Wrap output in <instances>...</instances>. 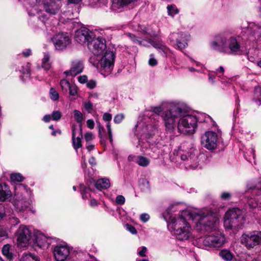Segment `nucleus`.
<instances>
[{
	"label": "nucleus",
	"instance_id": "f257e3e1",
	"mask_svg": "<svg viewBox=\"0 0 261 261\" xmlns=\"http://www.w3.org/2000/svg\"><path fill=\"white\" fill-rule=\"evenodd\" d=\"M163 216L168 222L169 230L180 241L188 240L191 237V221H195V228L200 232L215 230L219 222L216 215L206 210L196 212L186 209L175 216L171 215L167 210L164 213Z\"/></svg>",
	"mask_w": 261,
	"mask_h": 261
},
{
	"label": "nucleus",
	"instance_id": "f03ea898",
	"mask_svg": "<svg viewBox=\"0 0 261 261\" xmlns=\"http://www.w3.org/2000/svg\"><path fill=\"white\" fill-rule=\"evenodd\" d=\"M209 119H211L210 116L205 114H201L198 117L193 115H186L184 109L178 103L171 104V109L162 115L167 132L173 133L177 129L178 132L186 135L194 133L198 121H207Z\"/></svg>",
	"mask_w": 261,
	"mask_h": 261
},
{
	"label": "nucleus",
	"instance_id": "7ed1b4c3",
	"mask_svg": "<svg viewBox=\"0 0 261 261\" xmlns=\"http://www.w3.org/2000/svg\"><path fill=\"white\" fill-rule=\"evenodd\" d=\"M177 103L175 102L163 101L160 105L155 107H151L150 110H147L145 112L144 115L141 117L136 124V134L142 131L143 133L144 127H146V130H147L150 128V130L148 134L154 135L158 132V121L154 118V114L160 115L166 111H169L171 107V104Z\"/></svg>",
	"mask_w": 261,
	"mask_h": 261
},
{
	"label": "nucleus",
	"instance_id": "20e7f679",
	"mask_svg": "<svg viewBox=\"0 0 261 261\" xmlns=\"http://www.w3.org/2000/svg\"><path fill=\"white\" fill-rule=\"evenodd\" d=\"M176 155L183 162L187 169H195L201 167L200 152L191 144L184 143L178 148Z\"/></svg>",
	"mask_w": 261,
	"mask_h": 261
},
{
	"label": "nucleus",
	"instance_id": "39448f33",
	"mask_svg": "<svg viewBox=\"0 0 261 261\" xmlns=\"http://www.w3.org/2000/svg\"><path fill=\"white\" fill-rule=\"evenodd\" d=\"M100 59L98 56H92L89 62L99 71L104 76L110 75L113 69L115 56L113 51L106 50L101 54Z\"/></svg>",
	"mask_w": 261,
	"mask_h": 261
},
{
	"label": "nucleus",
	"instance_id": "423d86ee",
	"mask_svg": "<svg viewBox=\"0 0 261 261\" xmlns=\"http://www.w3.org/2000/svg\"><path fill=\"white\" fill-rule=\"evenodd\" d=\"M244 222L243 212L238 208L230 209L225 213L224 225L226 229L237 230L241 227Z\"/></svg>",
	"mask_w": 261,
	"mask_h": 261
},
{
	"label": "nucleus",
	"instance_id": "0eeeda50",
	"mask_svg": "<svg viewBox=\"0 0 261 261\" xmlns=\"http://www.w3.org/2000/svg\"><path fill=\"white\" fill-rule=\"evenodd\" d=\"M241 243L248 250L255 248L261 245V231L254 230L244 233L241 237Z\"/></svg>",
	"mask_w": 261,
	"mask_h": 261
},
{
	"label": "nucleus",
	"instance_id": "6e6552de",
	"mask_svg": "<svg viewBox=\"0 0 261 261\" xmlns=\"http://www.w3.org/2000/svg\"><path fill=\"white\" fill-rule=\"evenodd\" d=\"M242 39L246 43L251 44L257 42L261 38V25L250 23L243 32Z\"/></svg>",
	"mask_w": 261,
	"mask_h": 261
},
{
	"label": "nucleus",
	"instance_id": "1a4fd4ad",
	"mask_svg": "<svg viewBox=\"0 0 261 261\" xmlns=\"http://www.w3.org/2000/svg\"><path fill=\"white\" fill-rule=\"evenodd\" d=\"M16 198L12 203L14 207V211L17 213H22L29 209L33 213L35 210L32 207V200L28 198L23 195H17L15 194Z\"/></svg>",
	"mask_w": 261,
	"mask_h": 261
},
{
	"label": "nucleus",
	"instance_id": "9d476101",
	"mask_svg": "<svg viewBox=\"0 0 261 261\" xmlns=\"http://www.w3.org/2000/svg\"><path fill=\"white\" fill-rule=\"evenodd\" d=\"M32 230L27 226L20 225L16 232L17 244L20 247H26L32 237Z\"/></svg>",
	"mask_w": 261,
	"mask_h": 261
},
{
	"label": "nucleus",
	"instance_id": "9b49d317",
	"mask_svg": "<svg viewBox=\"0 0 261 261\" xmlns=\"http://www.w3.org/2000/svg\"><path fill=\"white\" fill-rule=\"evenodd\" d=\"M169 39L175 47L182 50L188 46L190 35L184 32L173 33L169 36Z\"/></svg>",
	"mask_w": 261,
	"mask_h": 261
},
{
	"label": "nucleus",
	"instance_id": "f8f14e48",
	"mask_svg": "<svg viewBox=\"0 0 261 261\" xmlns=\"http://www.w3.org/2000/svg\"><path fill=\"white\" fill-rule=\"evenodd\" d=\"M201 142L208 150H214L217 146L218 135L214 132L207 131L201 136Z\"/></svg>",
	"mask_w": 261,
	"mask_h": 261
},
{
	"label": "nucleus",
	"instance_id": "ddd939ff",
	"mask_svg": "<svg viewBox=\"0 0 261 261\" xmlns=\"http://www.w3.org/2000/svg\"><path fill=\"white\" fill-rule=\"evenodd\" d=\"M88 47L94 55L93 56H98L107 50L106 40L101 37L95 38L94 37L91 42L88 43Z\"/></svg>",
	"mask_w": 261,
	"mask_h": 261
},
{
	"label": "nucleus",
	"instance_id": "4468645a",
	"mask_svg": "<svg viewBox=\"0 0 261 261\" xmlns=\"http://www.w3.org/2000/svg\"><path fill=\"white\" fill-rule=\"evenodd\" d=\"M94 37L93 32L84 27L76 30L74 34V39L77 42L81 44H87L88 46V43L91 42Z\"/></svg>",
	"mask_w": 261,
	"mask_h": 261
},
{
	"label": "nucleus",
	"instance_id": "2eb2a0df",
	"mask_svg": "<svg viewBox=\"0 0 261 261\" xmlns=\"http://www.w3.org/2000/svg\"><path fill=\"white\" fill-rule=\"evenodd\" d=\"M228 35L221 34L216 35L210 42L212 49L220 53H225Z\"/></svg>",
	"mask_w": 261,
	"mask_h": 261
},
{
	"label": "nucleus",
	"instance_id": "dca6fc26",
	"mask_svg": "<svg viewBox=\"0 0 261 261\" xmlns=\"http://www.w3.org/2000/svg\"><path fill=\"white\" fill-rule=\"evenodd\" d=\"M56 50H61L66 48L71 40L66 33H59L55 34L51 39Z\"/></svg>",
	"mask_w": 261,
	"mask_h": 261
},
{
	"label": "nucleus",
	"instance_id": "f3484780",
	"mask_svg": "<svg viewBox=\"0 0 261 261\" xmlns=\"http://www.w3.org/2000/svg\"><path fill=\"white\" fill-rule=\"evenodd\" d=\"M224 242V235L219 231H216L206 236L203 241V243L204 245L209 247H220L223 245Z\"/></svg>",
	"mask_w": 261,
	"mask_h": 261
},
{
	"label": "nucleus",
	"instance_id": "a211bd4d",
	"mask_svg": "<svg viewBox=\"0 0 261 261\" xmlns=\"http://www.w3.org/2000/svg\"><path fill=\"white\" fill-rule=\"evenodd\" d=\"M34 247H38L42 249H47L52 242V239L48 238L40 232H36L34 233L33 239Z\"/></svg>",
	"mask_w": 261,
	"mask_h": 261
},
{
	"label": "nucleus",
	"instance_id": "6ab92c4d",
	"mask_svg": "<svg viewBox=\"0 0 261 261\" xmlns=\"http://www.w3.org/2000/svg\"><path fill=\"white\" fill-rule=\"evenodd\" d=\"M70 254L69 247L66 245L60 244L54 247L53 254L56 261L66 260Z\"/></svg>",
	"mask_w": 261,
	"mask_h": 261
},
{
	"label": "nucleus",
	"instance_id": "aec40b11",
	"mask_svg": "<svg viewBox=\"0 0 261 261\" xmlns=\"http://www.w3.org/2000/svg\"><path fill=\"white\" fill-rule=\"evenodd\" d=\"M150 130V128H148V130H146V127H144V131L143 133L142 131H141L140 133H138L136 134V125L135 126V128L134 130V134L137 136L138 139V145L140 147V151L141 152H145L147 148L149 147V144L147 141H144V139L149 138L151 137L153 135H149L148 133Z\"/></svg>",
	"mask_w": 261,
	"mask_h": 261
},
{
	"label": "nucleus",
	"instance_id": "412c9836",
	"mask_svg": "<svg viewBox=\"0 0 261 261\" xmlns=\"http://www.w3.org/2000/svg\"><path fill=\"white\" fill-rule=\"evenodd\" d=\"M253 191V189L248 188L247 184V191H246V196H247V202L250 207L252 208L257 207L259 203V199L256 198L255 196H260L259 199H261V192L260 190H258L255 192H254Z\"/></svg>",
	"mask_w": 261,
	"mask_h": 261
},
{
	"label": "nucleus",
	"instance_id": "4be33fe9",
	"mask_svg": "<svg viewBox=\"0 0 261 261\" xmlns=\"http://www.w3.org/2000/svg\"><path fill=\"white\" fill-rule=\"evenodd\" d=\"M241 51V44L236 37H228L226 51L225 53L237 55Z\"/></svg>",
	"mask_w": 261,
	"mask_h": 261
},
{
	"label": "nucleus",
	"instance_id": "5701e85b",
	"mask_svg": "<svg viewBox=\"0 0 261 261\" xmlns=\"http://www.w3.org/2000/svg\"><path fill=\"white\" fill-rule=\"evenodd\" d=\"M84 69L83 62L81 60L76 59L71 62V67L69 70L64 72L66 76H75L81 73Z\"/></svg>",
	"mask_w": 261,
	"mask_h": 261
},
{
	"label": "nucleus",
	"instance_id": "b1692460",
	"mask_svg": "<svg viewBox=\"0 0 261 261\" xmlns=\"http://www.w3.org/2000/svg\"><path fill=\"white\" fill-rule=\"evenodd\" d=\"M40 4L43 5L46 12L50 15H56L60 12L61 6L59 2L53 0H43Z\"/></svg>",
	"mask_w": 261,
	"mask_h": 261
},
{
	"label": "nucleus",
	"instance_id": "393cba45",
	"mask_svg": "<svg viewBox=\"0 0 261 261\" xmlns=\"http://www.w3.org/2000/svg\"><path fill=\"white\" fill-rule=\"evenodd\" d=\"M13 214H10V211L4 207V205L0 203V220L3 218L5 215L10 216L9 220V223L12 226H15L19 223L18 218L15 217L14 214V211H12Z\"/></svg>",
	"mask_w": 261,
	"mask_h": 261
},
{
	"label": "nucleus",
	"instance_id": "a878e982",
	"mask_svg": "<svg viewBox=\"0 0 261 261\" xmlns=\"http://www.w3.org/2000/svg\"><path fill=\"white\" fill-rule=\"evenodd\" d=\"M149 43L156 49H158L159 51L162 54L163 56H166L169 52V49L165 44L153 40H150Z\"/></svg>",
	"mask_w": 261,
	"mask_h": 261
},
{
	"label": "nucleus",
	"instance_id": "bb28decb",
	"mask_svg": "<svg viewBox=\"0 0 261 261\" xmlns=\"http://www.w3.org/2000/svg\"><path fill=\"white\" fill-rule=\"evenodd\" d=\"M10 195L11 191L6 184H0V200H5Z\"/></svg>",
	"mask_w": 261,
	"mask_h": 261
},
{
	"label": "nucleus",
	"instance_id": "cd10ccee",
	"mask_svg": "<svg viewBox=\"0 0 261 261\" xmlns=\"http://www.w3.org/2000/svg\"><path fill=\"white\" fill-rule=\"evenodd\" d=\"M95 186L99 190L107 189L110 187V182L109 179L107 178L99 179L95 182Z\"/></svg>",
	"mask_w": 261,
	"mask_h": 261
},
{
	"label": "nucleus",
	"instance_id": "c85d7f7f",
	"mask_svg": "<svg viewBox=\"0 0 261 261\" xmlns=\"http://www.w3.org/2000/svg\"><path fill=\"white\" fill-rule=\"evenodd\" d=\"M19 71L20 73L23 74L22 76H21V79L23 82H25L29 79L30 76V66L28 64L25 66H21L20 68H19Z\"/></svg>",
	"mask_w": 261,
	"mask_h": 261
},
{
	"label": "nucleus",
	"instance_id": "c756f323",
	"mask_svg": "<svg viewBox=\"0 0 261 261\" xmlns=\"http://www.w3.org/2000/svg\"><path fill=\"white\" fill-rule=\"evenodd\" d=\"M34 10H28V14L30 16H35V13L34 12H36V13L37 14V18L38 19L40 20L46 27V31L48 32V27L46 25V22L45 20L46 19V16L44 15V14H42L41 13H40L39 12L37 11L36 8L34 9Z\"/></svg>",
	"mask_w": 261,
	"mask_h": 261
},
{
	"label": "nucleus",
	"instance_id": "7c9ffc66",
	"mask_svg": "<svg viewBox=\"0 0 261 261\" xmlns=\"http://www.w3.org/2000/svg\"><path fill=\"white\" fill-rule=\"evenodd\" d=\"M248 187L249 189L254 190V192H256L258 190H260L261 192V179L252 180L248 182Z\"/></svg>",
	"mask_w": 261,
	"mask_h": 261
},
{
	"label": "nucleus",
	"instance_id": "2f4dec72",
	"mask_svg": "<svg viewBox=\"0 0 261 261\" xmlns=\"http://www.w3.org/2000/svg\"><path fill=\"white\" fill-rule=\"evenodd\" d=\"M135 162L140 166L146 167L150 163V160L148 158L139 155L135 158Z\"/></svg>",
	"mask_w": 261,
	"mask_h": 261
},
{
	"label": "nucleus",
	"instance_id": "473e14b6",
	"mask_svg": "<svg viewBox=\"0 0 261 261\" xmlns=\"http://www.w3.org/2000/svg\"><path fill=\"white\" fill-rule=\"evenodd\" d=\"M79 189L83 199H86L91 197L90 193V189L89 187L87 188L84 185H80Z\"/></svg>",
	"mask_w": 261,
	"mask_h": 261
},
{
	"label": "nucleus",
	"instance_id": "72a5a7b5",
	"mask_svg": "<svg viewBox=\"0 0 261 261\" xmlns=\"http://www.w3.org/2000/svg\"><path fill=\"white\" fill-rule=\"evenodd\" d=\"M76 137H83L82 124H79V125H73L72 126V138Z\"/></svg>",
	"mask_w": 261,
	"mask_h": 261
},
{
	"label": "nucleus",
	"instance_id": "f704fd0d",
	"mask_svg": "<svg viewBox=\"0 0 261 261\" xmlns=\"http://www.w3.org/2000/svg\"><path fill=\"white\" fill-rule=\"evenodd\" d=\"M20 261H40V259L38 256L30 253L23 254Z\"/></svg>",
	"mask_w": 261,
	"mask_h": 261
},
{
	"label": "nucleus",
	"instance_id": "c9c22d12",
	"mask_svg": "<svg viewBox=\"0 0 261 261\" xmlns=\"http://www.w3.org/2000/svg\"><path fill=\"white\" fill-rule=\"evenodd\" d=\"M253 99L257 105H261V87L255 88Z\"/></svg>",
	"mask_w": 261,
	"mask_h": 261
},
{
	"label": "nucleus",
	"instance_id": "e433bc0d",
	"mask_svg": "<svg viewBox=\"0 0 261 261\" xmlns=\"http://www.w3.org/2000/svg\"><path fill=\"white\" fill-rule=\"evenodd\" d=\"M49 55L48 53H44V57L42 61V67L45 70H47L50 68V63H49Z\"/></svg>",
	"mask_w": 261,
	"mask_h": 261
},
{
	"label": "nucleus",
	"instance_id": "4c0bfd02",
	"mask_svg": "<svg viewBox=\"0 0 261 261\" xmlns=\"http://www.w3.org/2000/svg\"><path fill=\"white\" fill-rule=\"evenodd\" d=\"M219 255L225 261H230L233 258L232 254L227 250H221Z\"/></svg>",
	"mask_w": 261,
	"mask_h": 261
},
{
	"label": "nucleus",
	"instance_id": "58836bf2",
	"mask_svg": "<svg viewBox=\"0 0 261 261\" xmlns=\"http://www.w3.org/2000/svg\"><path fill=\"white\" fill-rule=\"evenodd\" d=\"M168 15L173 17L179 13L177 8L174 5H168L167 7Z\"/></svg>",
	"mask_w": 261,
	"mask_h": 261
},
{
	"label": "nucleus",
	"instance_id": "ea45409f",
	"mask_svg": "<svg viewBox=\"0 0 261 261\" xmlns=\"http://www.w3.org/2000/svg\"><path fill=\"white\" fill-rule=\"evenodd\" d=\"M10 245L9 244L5 245L2 250V253L8 259H11L12 257V253L10 252Z\"/></svg>",
	"mask_w": 261,
	"mask_h": 261
},
{
	"label": "nucleus",
	"instance_id": "a19ab883",
	"mask_svg": "<svg viewBox=\"0 0 261 261\" xmlns=\"http://www.w3.org/2000/svg\"><path fill=\"white\" fill-rule=\"evenodd\" d=\"M82 138V137H80L72 138L73 147L76 151L78 148H80L82 146L81 141Z\"/></svg>",
	"mask_w": 261,
	"mask_h": 261
},
{
	"label": "nucleus",
	"instance_id": "79ce46f5",
	"mask_svg": "<svg viewBox=\"0 0 261 261\" xmlns=\"http://www.w3.org/2000/svg\"><path fill=\"white\" fill-rule=\"evenodd\" d=\"M11 180L12 182H21L23 180L22 175L18 173H14L11 174Z\"/></svg>",
	"mask_w": 261,
	"mask_h": 261
},
{
	"label": "nucleus",
	"instance_id": "37998d69",
	"mask_svg": "<svg viewBox=\"0 0 261 261\" xmlns=\"http://www.w3.org/2000/svg\"><path fill=\"white\" fill-rule=\"evenodd\" d=\"M60 86L62 90L65 92H67L71 85L68 80L64 79L60 81Z\"/></svg>",
	"mask_w": 261,
	"mask_h": 261
},
{
	"label": "nucleus",
	"instance_id": "c03bdc74",
	"mask_svg": "<svg viewBox=\"0 0 261 261\" xmlns=\"http://www.w3.org/2000/svg\"><path fill=\"white\" fill-rule=\"evenodd\" d=\"M83 105L85 109L88 112L91 113L93 110V105L90 101H85L83 102Z\"/></svg>",
	"mask_w": 261,
	"mask_h": 261
},
{
	"label": "nucleus",
	"instance_id": "a18cd8bd",
	"mask_svg": "<svg viewBox=\"0 0 261 261\" xmlns=\"http://www.w3.org/2000/svg\"><path fill=\"white\" fill-rule=\"evenodd\" d=\"M74 117L75 120L79 123L82 124V121L83 120V115L82 113L78 110L74 111Z\"/></svg>",
	"mask_w": 261,
	"mask_h": 261
},
{
	"label": "nucleus",
	"instance_id": "49530a36",
	"mask_svg": "<svg viewBox=\"0 0 261 261\" xmlns=\"http://www.w3.org/2000/svg\"><path fill=\"white\" fill-rule=\"evenodd\" d=\"M127 36L134 42L137 43L139 45H145L144 43H143V41L140 40L138 39V38L136 37L134 34L128 33L127 34Z\"/></svg>",
	"mask_w": 261,
	"mask_h": 261
},
{
	"label": "nucleus",
	"instance_id": "de8ad7c7",
	"mask_svg": "<svg viewBox=\"0 0 261 261\" xmlns=\"http://www.w3.org/2000/svg\"><path fill=\"white\" fill-rule=\"evenodd\" d=\"M49 94H50V97L52 100H58L59 94L54 88H51L50 89Z\"/></svg>",
	"mask_w": 261,
	"mask_h": 261
},
{
	"label": "nucleus",
	"instance_id": "09e8293b",
	"mask_svg": "<svg viewBox=\"0 0 261 261\" xmlns=\"http://www.w3.org/2000/svg\"><path fill=\"white\" fill-rule=\"evenodd\" d=\"M51 119L55 121H58L61 119V113L59 111H55L51 114Z\"/></svg>",
	"mask_w": 261,
	"mask_h": 261
},
{
	"label": "nucleus",
	"instance_id": "8fccbe9b",
	"mask_svg": "<svg viewBox=\"0 0 261 261\" xmlns=\"http://www.w3.org/2000/svg\"><path fill=\"white\" fill-rule=\"evenodd\" d=\"M124 118L123 114H117L114 118V121L116 124H119L122 122Z\"/></svg>",
	"mask_w": 261,
	"mask_h": 261
},
{
	"label": "nucleus",
	"instance_id": "3c124183",
	"mask_svg": "<svg viewBox=\"0 0 261 261\" xmlns=\"http://www.w3.org/2000/svg\"><path fill=\"white\" fill-rule=\"evenodd\" d=\"M94 138L93 134L91 132H87L84 136V139L87 143H90L93 140Z\"/></svg>",
	"mask_w": 261,
	"mask_h": 261
},
{
	"label": "nucleus",
	"instance_id": "603ef678",
	"mask_svg": "<svg viewBox=\"0 0 261 261\" xmlns=\"http://www.w3.org/2000/svg\"><path fill=\"white\" fill-rule=\"evenodd\" d=\"M125 226L126 229L127 231H129L131 233H132L133 234L137 233V230L136 229L135 227L133 226V225H132L130 224H125Z\"/></svg>",
	"mask_w": 261,
	"mask_h": 261
},
{
	"label": "nucleus",
	"instance_id": "864d4df0",
	"mask_svg": "<svg viewBox=\"0 0 261 261\" xmlns=\"http://www.w3.org/2000/svg\"><path fill=\"white\" fill-rule=\"evenodd\" d=\"M158 63L157 60L154 58L153 54L150 55V59L148 61V64L150 66H155Z\"/></svg>",
	"mask_w": 261,
	"mask_h": 261
},
{
	"label": "nucleus",
	"instance_id": "5fc2aeb1",
	"mask_svg": "<svg viewBox=\"0 0 261 261\" xmlns=\"http://www.w3.org/2000/svg\"><path fill=\"white\" fill-rule=\"evenodd\" d=\"M125 202V198L122 195H118L116 198V203L118 204H123Z\"/></svg>",
	"mask_w": 261,
	"mask_h": 261
},
{
	"label": "nucleus",
	"instance_id": "6e6d98bb",
	"mask_svg": "<svg viewBox=\"0 0 261 261\" xmlns=\"http://www.w3.org/2000/svg\"><path fill=\"white\" fill-rule=\"evenodd\" d=\"M106 126H107V129H108V135H109V139H110V141L111 143H112V142H113L112 132L111 124H110V122H108L107 123Z\"/></svg>",
	"mask_w": 261,
	"mask_h": 261
},
{
	"label": "nucleus",
	"instance_id": "4d7b16f0",
	"mask_svg": "<svg viewBox=\"0 0 261 261\" xmlns=\"http://www.w3.org/2000/svg\"><path fill=\"white\" fill-rule=\"evenodd\" d=\"M86 86L88 88L92 89L96 87V82L94 80L88 81L86 83Z\"/></svg>",
	"mask_w": 261,
	"mask_h": 261
},
{
	"label": "nucleus",
	"instance_id": "13d9d810",
	"mask_svg": "<svg viewBox=\"0 0 261 261\" xmlns=\"http://www.w3.org/2000/svg\"><path fill=\"white\" fill-rule=\"evenodd\" d=\"M68 91L70 95L75 96L77 94V88L74 85H71Z\"/></svg>",
	"mask_w": 261,
	"mask_h": 261
},
{
	"label": "nucleus",
	"instance_id": "bf43d9fd",
	"mask_svg": "<svg viewBox=\"0 0 261 261\" xmlns=\"http://www.w3.org/2000/svg\"><path fill=\"white\" fill-rule=\"evenodd\" d=\"M77 79L81 84H86L88 81V77L86 75H80L77 77Z\"/></svg>",
	"mask_w": 261,
	"mask_h": 261
},
{
	"label": "nucleus",
	"instance_id": "052dcab7",
	"mask_svg": "<svg viewBox=\"0 0 261 261\" xmlns=\"http://www.w3.org/2000/svg\"><path fill=\"white\" fill-rule=\"evenodd\" d=\"M231 195L229 192H223L221 195V198L223 200H228L230 199Z\"/></svg>",
	"mask_w": 261,
	"mask_h": 261
},
{
	"label": "nucleus",
	"instance_id": "680f3d73",
	"mask_svg": "<svg viewBox=\"0 0 261 261\" xmlns=\"http://www.w3.org/2000/svg\"><path fill=\"white\" fill-rule=\"evenodd\" d=\"M149 215L147 214H142L140 216V219L143 222H146L149 219Z\"/></svg>",
	"mask_w": 261,
	"mask_h": 261
},
{
	"label": "nucleus",
	"instance_id": "e2e57ef3",
	"mask_svg": "<svg viewBox=\"0 0 261 261\" xmlns=\"http://www.w3.org/2000/svg\"><path fill=\"white\" fill-rule=\"evenodd\" d=\"M112 118V116L111 114L106 113L103 115V119L105 121L110 122Z\"/></svg>",
	"mask_w": 261,
	"mask_h": 261
},
{
	"label": "nucleus",
	"instance_id": "0e129e2a",
	"mask_svg": "<svg viewBox=\"0 0 261 261\" xmlns=\"http://www.w3.org/2000/svg\"><path fill=\"white\" fill-rule=\"evenodd\" d=\"M81 166L83 169H85L87 167L86 159L85 155L82 156Z\"/></svg>",
	"mask_w": 261,
	"mask_h": 261
},
{
	"label": "nucleus",
	"instance_id": "69168bd1",
	"mask_svg": "<svg viewBox=\"0 0 261 261\" xmlns=\"http://www.w3.org/2000/svg\"><path fill=\"white\" fill-rule=\"evenodd\" d=\"M146 251H147L146 247L143 246L141 248V250L138 251V254L142 257L145 256H146L145 252H146Z\"/></svg>",
	"mask_w": 261,
	"mask_h": 261
},
{
	"label": "nucleus",
	"instance_id": "338daca9",
	"mask_svg": "<svg viewBox=\"0 0 261 261\" xmlns=\"http://www.w3.org/2000/svg\"><path fill=\"white\" fill-rule=\"evenodd\" d=\"M87 125L90 129H93L94 127V122L92 119H88L87 121Z\"/></svg>",
	"mask_w": 261,
	"mask_h": 261
},
{
	"label": "nucleus",
	"instance_id": "774afa93",
	"mask_svg": "<svg viewBox=\"0 0 261 261\" xmlns=\"http://www.w3.org/2000/svg\"><path fill=\"white\" fill-rule=\"evenodd\" d=\"M8 236L7 232L5 229L0 227V238L7 237Z\"/></svg>",
	"mask_w": 261,
	"mask_h": 261
}]
</instances>
